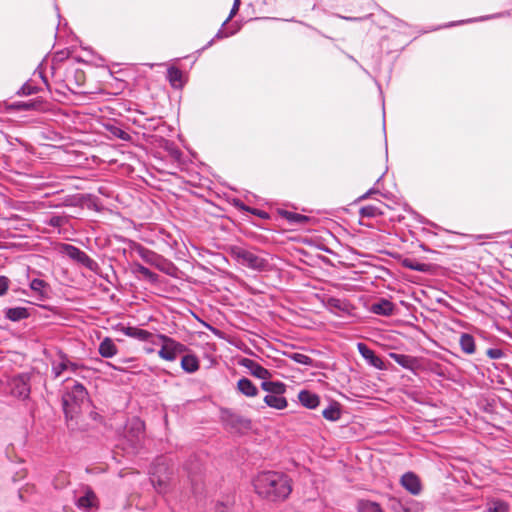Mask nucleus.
<instances>
[{
  "label": "nucleus",
  "instance_id": "f257e3e1",
  "mask_svg": "<svg viewBox=\"0 0 512 512\" xmlns=\"http://www.w3.org/2000/svg\"><path fill=\"white\" fill-rule=\"evenodd\" d=\"M255 492L269 501H283L292 492L291 479L284 473L263 471L253 480Z\"/></svg>",
  "mask_w": 512,
  "mask_h": 512
},
{
  "label": "nucleus",
  "instance_id": "f03ea898",
  "mask_svg": "<svg viewBox=\"0 0 512 512\" xmlns=\"http://www.w3.org/2000/svg\"><path fill=\"white\" fill-rule=\"evenodd\" d=\"M171 470L163 457L158 458L150 471V481L159 494H166L169 491Z\"/></svg>",
  "mask_w": 512,
  "mask_h": 512
},
{
  "label": "nucleus",
  "instance_id": "7ed1b4c3",
  "mask_svg": "<svg viewBox=\"0 0 512 512\" xmlns=\"http://www.w3.org/2000/svg\"><path fill=\"white\" fill-rule=\"evenodd\" d=\"M171 470L163 457L158 458L150 471V481L159 494H166L169 491Z\"/></svg>",
  "mask_w": 512,
  "mask_h": 512
},
{
  "label": "nucleus",
  "instance_id": "20e7f679",
  "mask_svg": "<svg viewBox=\"0 0 512 512\" xmlns=\"http://www.w3.org/2000/svg\"><path fill=\"white\" fill-rule=\"evenodd\" d=\"M231 256L241 265L256 271H265L269 263L266 259L242 247H232Z\"/></svg>",
  "mask_w": 512,
  "mask_h": 512
},
{
  "label": "nucleus",
  "instance_id": "39448f33",
  "mask_svg": "<svg viewBox=\"0 0 512 512\" xmlns=\"http://www.w3.org/2000/svg\"><path fill=\"white\" fill-rule=\"evenodd\" d=\"M156 337L157 342L161 343L158 356L165 361H175L179 354L185 353L188 350L186 345L165 334H156Z\"/></svg>",
  "mask_w": 512,
  "mask_h": 512
},
{
  "label": "nucleus",
  "instance_id": "423d86ee",
  "mask_svg": "<svg viewBox=\"0 0 512 512\" xmlns=\"http://www.w3.org/2000/svg\"><path fill=\"white\" fill-rule=\"evenodd\" d=\"M85 368L83 364L71 361L67 355L60 353L58 359L52 362L51 372L54 378H58L65 371L76 374Z\"/></svg>",
  "mask_w": 512,
  "mask_h": 512
},
{
  "label": "nucleus",
  "instance_id": "0eeeda50",
  "mask_svg": "<svg viewBox=\"0 0 512 512\" xmlns=\"http://www.w3.org/2000/svg\"><path fill=\"white\" fill-rule=\"evenodd\" d=\"M59 251L60 253L67 255L69 258L75 260L76 262L82 264L92 271L97 267V263L90 256H88V254L76 246L63 243L60 245Z\"/></svg>",
  "mask_w": 512,
  "mask_h": 512
},
{
  "label": "nucleus",
  "instance_id": "6e6552de",
  "mask_svg": "<svg viewBox=\"0 0 512 512\" xmlns=\"http://www.w3.org/2000/svg\"><path fill=\"white\" fill-rule=\"evenodd\" d=\"M125 437L132 446H137L144 437L143 421L139 418L131 419L126 426Z\"/></svg>",
  "mask_w": 512,
  "mask_h": 512
},
{
  "label": "nucleus",
  "instance_id": "1a4fd4ad",
  "mask_svg": "<svg viewBox=\"0 0 512 512\" xmlns=\"http://www.w3.org/2000/svg\"><path fill=\"white\" fill-rule=\"evenodd\" d=\"M120 331L124 335H126L130 338H134L138 341L149 342L153 345L158 344L156 334H153V333L149 332L148 330L141 329V328L134 327V326H126V327L122 326L120 328Z\"/></svg>",
  "mask_w": 512,
  "mask_h": 512
},
{
  "label": "nucleus",
  "instance_id": "9d476101",
  "mask_svg": "<svg viewBox=\"0 0 512 512\" xmlns=\"http://www.w3.org/2000/svg\"><path fill=\"white\" fill-rule=\"evenodd\" d=\"M87 390L86 388L80 384L76 383L71 392L67 393V395L63 398V405L66 417H68V406L69 401H73L76 406H79L81 403H83L87 399Z\"/></svg>",
  "mask_w": 512,
  "mask_h": 512
},
{
  "label": "nucleus",
  "instance_id": "9b49d317",
  "mask_svg": "<svg viewBox=\"0 0 512 512\" xmlns=\"http://www.w3.org/2000/svg\"><path fill=\"white\" fill-rule=\"evenodd\" d=\"M357 349L360 355L365 359V361L372 367L378 370H385L386 365L384 361L375 354L373 350H371L365 343L359 342L357 344Z\"/></svg>",
  "mask_w": 512,
  "mask_h": 512
},
{
  "label": "nucleus",
  "instance_id": "f8f14e48",
  "mask_svg": "<svg viewBox=\"0 0 512 512\" xmlns=\"http://www.w3.org/2000/svg\"><path fill=\"white\" fill-rule=\"evenodd\" d=\"M389 357L398 365L410 371H415L420 366L419 360L416 357L410 355L391 352L389 353Z\"/></svg>",
  "mask_w": 512,
  "mask_h": 512
},
{
  "label": "nucleus",
  "instance_id": "ddd939ff",
  "mask_svg": "<svg viewBox=\"0 0 512 512\" xmlns=\"http://www.w3.org/2000/svg\"><path fill=\"white\" fill-rule=\"evenodd\" d=\"M402 486L412 495H418L422 486L419 477L413 472H407L401 477Z\"/></svg>",
  "mask_w": 512,
  "mask_h": 512
},
{
  "label": "nucleus",
  "instance_id": "4468645a",
  "mask_svg": "<svg viewBox=\"0 0 512 512\" xmlns=\"http://www.w3.org/2000/svg\"><path fill=\"white\" fill-rule=\"evenodd\" d=\"M29 287L36 294L38 300L45 301L48 299L51 287L46 281L34 278L30 281Z\"/></svg>",
  "mask_w": 512,
  "mask_h": 512
},
{
  "label": "nucleus",
  "instance_id": "2eb2a0df",
  "mask_svg": "<svg viewBox=\"0 0 512 512\" xmlns=\"http://www.w3.org/2000/svg\"><path fill=\"white\" fill-rule=\"evenodd\" d=\"M241 365L247 368L253 376L259 379L266 380L271 376L270 372L266 368L252 359L244 358L241 361Z\"/></svg>",
  "mask_w": 512,
  "mask_h": 512
},
{
  "label": "nucleus",
  "instance_id": "dca6fc26",
  "mask_svg": "<svg viewBox=\"0 0 512 512\" xmlns=\"http://www.w3.org/2000/svg\"><path fill=\"white\" fill-rule=\"evenodd\" d=\"M11 393L19 398H27L30 394V386L24 377H16L11 381Z\"/></svg>",
  "mask_w": 512,
  "mask_h": 512
},
{
  "label": "nucleus",
  "instance_id": "f3484780",
  "mask_svg": "<svg viewBox=\"0 0 512 512\" xmlns=\"http://www.w3.org/2000/svg\"><path fill=\"white\" fill-rule=\"evenodd\" d=\"M371 312L381 316H391L394 314V304L385 298H381L378 302L371 305Z\"/></svg>",
  "mask_w": 512,
  "mask_h": 512
},
{
  "label": "nucleus",
  "instance_id": "a211bd4d",
  "mask_svg": "<svg viewBox=\"0 0 512 512\" xmlns=\"http://www.w3.org/2000/svg\"><path fill=\"white\" fill-rule=\"evenodd\" d=\"M98 353L103 358H112L118 353V348L111 338L105 337L99 344Z\"/></svg>",
  "mask_w": 512,
  "mask_h": 512
},
{
  "label": "nucleus",
  "instance_id": "6ab92c4d",
  "mask_svg": "<svg viewBox=\"0 0 512 512\" xmlns=\"http://www.w3.org/2000/svg\"><path fill=\"white\" fill-rule=\"evenodd\" d=\"M298 400L302 406L308 409H315L320 403L318 395L308 390H301Z\"/></svg>",
  "mask_w": 512,
  "mask_h": 512
},
{
  "label": "nucleus",
  "instance_id": "aec40b11",
  "mask_svg": "<svg viewBox=\"0 0 512 512\" xmlns=\"http://www.w3.org/2000/svg\"><path fill=\"white\" fill-rule=\"evenodd\" d=\"M76 505L80 509L89 511L97 505V497L92 490L87 489L85 494L77 499Z\"/></svg>",
  "mask_w": 512,
  "mask_h": 512
},
{
  "label": "nucleus",
  "instance_id": "412c9836",
  "mask_svg": "<svg viewBox=\"0 0 512 512\" xmlns=\"http://www.w3.org/2000/svg\"><path fill=\"white\" fill-rule=\"evenodd\" d=\"M459 345L462 352L466 355H472L476 352L475 339L469 333H462L460 335Z\"/></svg>",
  "mask_w": 512,
  "mask_h": 512
},
{
  "label": "nucleus",
  "instance_id": "4be33fe9",
  "mask_svg": "<svg viewBox=\"0 0 512 512\" xmlns=\"http://www.w3.org/2000/svg\"><path fill=\"white\" fill-rule=\"evenodd\" d=\"M237 389L246 397H255L258 395V388L248 378H241L237 382Z\"/></svg>",
  "mask_w": 512,
  "mask_h": 512
},
{
  "label": "nucleus",
  "instance_id": "5701e85b",
  "mask_svg": "<svg viewBox=\"0 0 512 512\" xmlns=\"http://www.w3.org/2000/svg\"><path fill=\"white\" fill-rule=\"evenodd\" d=\"M5 317L13 322L29 317L28 309L25 307H13L5 310Z\"/></svg>",
  "mask_w": 512,
  "mask_h": 512
},
{
  "label": "nucleus",
  "instance_id": "b1692460",
  "mask_svg": "<svg viewBox=\"0 0 512 512\" xmlns=\"http://www.w3.org/2000/svg\"><path fill=\"white\" fill-rule=\"evenodd\" d=\"M181 368L187 373H194L199 369V360L193 354H188L181 359Z\"/></svg>",
  "mask_w": 512,
  "mask_h": 512
},
{
  "label": "nucleus",
  "instance_id": "393cba45",
  "mask_svg": "<svg viewBox=\"0 0 512 512\" xmlns=\"http://www.w3.org/2000/svg\"><path fill=\"white\" fill-rule=\"evenodd\" d=\"M264 402L271 408L277 410L285 409L288 405L286 398L282 397L281 394L266 395Z\"/></svg>",
  "mask_w": 512,
  "mask_h": 512
},
{
  "label": "nucleus",
  "instance_id": "a878e982",
  "mask_svg": "<svg viewBox=\"0 0 512 512\" xmlns=\"http://www.w3.org/2000/svg\"><path fill=\"white\" fill-rule=\"evenodd\" d=\"M167 79L173 88H181L183 86V74L181 70L174 66L168 68Z\"/></svg>",
  "mask_w": 512,
  "mask_h": 512
},
{
  "label": "nucleus",
  "instance_id": "bb28decb",
  "mask_svg": "<svg viewBox=\"0 0 512 512\" xmlns=\"http://www.w3.org/2000/svg\"><path fill=\"white\" fill-rule=\"evenodd\" d=\"M261 388L270 393L269 395L283 394L286 390L285 384L279 381H264L261 384Z\"/></svg>",
  "mask_w": 512,
  "mask_h": 512
},
{
  "label": "nucleus",
  "instance_id": "cd10ccee",
  "mask_svg": "<svg viewBox=\"0 0 512 512\" xmlns=\"http://www.w3.org/2000/svg\"><path fill=\"white\" fill-rule=\"evenodd\" d=\"M359 512H384L381 506L370 500H361L358 503Z\"/></svg>",
  "mask_w": 512,
  "mask_h": 512
},
{
  "label": "nucleus",
  "instance_id": "c85d7f7f",
  "mask_svg": "<svg viewBox=\"0 0 512 512\" xmlns=\"http://www.w3.org/2000/svg\"><path fill=\"white\" fill-rule=\"evenodd\" d=\"M283 217L293 224H306L309 221V217L290 211H284Z\"/></svg>",
  "mask_w": 512,
  "mask_h": 512
},
{
  "label": "nucleus",
  "instance_id": "c756f323",
  "mask_svg": "<svg viewBox=\"0 0 512 512\" xmlns=\"http://www.w3.org/2000/svg\"><path fill=\"white\" fill-rule=\"evenodd\" d=\"M327 307L330 310L345 312L348 310V304L346 301L339 298L330 297L327 299Z\"/></svg>",
  "mask_w": 512,
  "mask_h": 512
},
{
  "label": "nucleus",
  "instance_id": "7c9ffc66",
  "mask_svg": "<svg viewBox=\"0 0 512 512\" xmlns=\"http://www.w3.org/2000/svg\"><path fill=\"white\" fill-rule=\"evenodd\" d=\"M359 214L361 217L374 218L383 215V211L375 205H367L360 208Z\"/></svg>",
  "mask_w": 512,
  "mask_h": 512
},
{
  "label": "nucleus",
  "instance_id": "2f4dec72",
  "mask_svg": "<svg viewBox=\"0 0 512 512\" xmlns=\"http://www.w3.org/2000/svg\"><path fill=\"white\" fill-rule=\"evenodd\" d=\"M322 415L329 421H337L341 416V412L337 405H330L323 410Z\"/></svg>",
  "mask_w": 512,
  "mask_h": 512
},
{
  "label": "nucleus",
  "instance_id": "473e14b6",
  "mask_svg": "<svg viewBox=\"0 0 512 512\" xmlns=\"http://www.w3.org/2000/svg\"><path fill=\"white\" fill-rule=\"evenodd\" d=\"M135 269L139 274H141L143 277L149 279L150 281L155 282L157 280V275L155 273H153L149 268H147L141 264H136Z\"/></svg>",
  "mask_w": 512,
  "mask_h": 512
},
{
  "label": "nucleus",
  "instance_id": "72a5a7b5",
  "mask_svg": "<svg viewBox=\"0 0 512 512\" xmlns=\"http://www.w3.org/2000/svg\"><path fill=\"white\" fill-rule=\"evenodd\" d=\"M38 92V88L30 82H26L17 92L18 95L28 96Z\"/></svg>",
  "mask_w": 512,
  "mask_h": 512
},
{
  "label": "nucleus",
  "instance_id": "f704fd0d",
  "mask_svg": "<svg viewBox=\"0 0 512 512\" xmlns=\"http://www.w3.org/2000/svg\"><path fill=\"white\" fill-rule=\"evenodd\" d=\"M290 357L293 361H295L296 363L302 364V365L309 366V365H312V362H313V360L309 356H307L303 353H293Z\"/></svg>",
  "mask_w": 512,
  "mask_h": 512
},
{
  "label": "nucleus",
  "instance_id": "c9c22d12",
  "mask_svg": "<svg viewBox=\"0 0 512 512\" xmlns=\"http://www.w3.org/2000/svg\"><path fill=\"white\" fill-rule=\"evenodd\" d=\"M509 506L504 501H494L489 507V512H508Z\"/></svg>",
  "mask_w": 512,
  "mask_h": 512
},
{
  "label": "nucleus",
  "instance_id": "e433bc0d",
  "mask_svg": "<svg viewBox=\"0 0 512 512\" xmlns=\"http://www.w3.org/2000/svg\"><path fill=\"white\" fill-rule=\"evenodd\" d=\"M66 222V219L64 216H60V215H53L49 218V220H47V224L52 226V227H56V228H59L61 226H63Z\"/></svg>",
  "mask_w": 512,
  "mask_h": 512
},
{
  "label": "nucleus",
  "instance_id": "4c0bfd02",
  "mask_svg": "<svg viewBox=\"0 0 512 512\" xmlns=\"http://www.w3.org/2000/svg\"><path fill=\"white\" fill-rule=\"evenodd\" d=\"M110 132L117 138L121 139V140H124V141H127L130 139V135L125 132L123 129H121L120 127H117V126H111L110 127Z\"/></svg>",
  "mask_w": 512,
  "mask_h": 512
},
{
  "label": "nucleus",
  "instance_id": "58836bf2",
  "mask_svg": "<svg viewBox=\"0 0 512 512\" xmlns=\"http://www.w3.org/2000/svg\"><path fill=\"white\" fill-rule=\"evenodd\" d=\"M404 266L411 269V270H414V271H419V272H424L426 271V264L424 263H416V262H413L411 260H405L404 261Z\"/></svg>",
  "mask_w": 512,
  "mask_h": 512
},
{
  "label": "nucleus",
  "instance_id": "ea45409f",
  "mask_svg": "<svg viewBox=\"0 0 512 512\" xmlns=\"http://www.w3.org/2000/svg\"><path fill=\"white\" fill-rule=\"evenodd\" d=\"M500 16H502V14H495V15H491V16H484V17H480V18L463 20V21H459V22H451V23L445 25L444 27H451V26H454V25H458V24H462V23H469V22H473V21H483V20H488V19H491V18H497V17H500Z\"/></svg>",
  "mask_w": 512,
  "mask_h": 512
},
{
  "label": "nucleus",
  "instance_id": "a19ab883",
  "mask_svg": "<svg viewBox=\"0 0 512 512\" xmlns=\"http://www.w3.org/2000/svg\"><path fill=\"white\" fill-rule=\"evenodd\" d=\"M490 359H501L504 356V352L499 348H489L486 352Z\"/></svg>",
  "mask_w": 512,
  "mask_h": 512
},
{
  "label": "nucleus",
  "instance_id": "79ce46f5",
  "mask_svg": "<svg viewBox=\"0 0 512 512\" xmlns=\"http://www.w3.org/2000/svg\"><path fill=\"white\" fill-rule=\"evenodd\" d=\"M234 33H235V31H232V32H230V33H227V32H224L222 29H220V30L216 33L215 37H214L212 40H210V41L207 43V45H206L203 49H205V48H208V47L212 46V45H213V43H214V40H215V39H222V38L228 37V36H230V35H233Z\"/></svg>",
  "mask_w": 512,
  "mask_h": 512
},
{
  "label": "nucleus",
  "instance_id": "37998d69",
  "mask_svg": "<svg viewBox=\"0 0 512 512\" xmlns=\"http://www.w3.org/2000/svg\"><path fill=\"white\" fill-rule=\"evenodd\" d=\"M9 279L5 276H0V296L6 294L9 288Z\"/></svg>",
  "mask_w": 512,
  "mask_h": 512
},
{
  "label": "nucleus",
  "instance_id": "c03bdc74",
  "mask_svg": "<svg viewBox=\"0 0 512 512\" xmlns=\"http://www.w3.org/2000/svg\"><path fill=\"white\" fill-rule=\"evenodd\" d=\"M239 6H240V0H234V4L232 6L230 14L227 17V19L224 21L222 26L226 25V23L229 22L236 15V13H237V11L239 9Z\"/></svg>",
  "mask_w": 512,
  "mask_h": 512
},
{
  "label": "nucleus",
  "instance_id": "a18cd8bd",
  "mask_svg": "<svg viewBox=\"0 0 512 512\" xmlns=\"http://www.w3.org/2000/svg\"><path fill=\"white\" fill-rule=\"evenodd\" d=\"M378 190L375 189V188H371L370 190H368L365 194H363L362 196L359 197V200H363V199H367L371 194L373 193H377Z\"/></svg>",
  "mask_w": 512,
  "mask_h": 512
},
{
  "label": "nucleus",
  "instance_id": "49530a36",
  "mask_svg": "<svg viewBox=\"0 0 512 512\" xmlns=\"http://www.w3.org/2000/svg\"><path fill=\"white\" fill-rule=\"evenodd\" d=\"M141 256L146 260L150 261V257L154 256V254L148 250H144L141 252Z\"/></svg>",
  "mask_w": 512,
  "mask_h": 512
},
{
  "label": "nucleus",
  "instance_id": "de8ad7c7",
  "mask_svg": "<svg viewBox=\"0 0 512 512\" xmlns=\"http://www.w3.org/2000/svg\"><path fill=\"white\" fill-rule=\"evenodd\" d=\"M242 208H243V209H245V210H247V211H250L251 213H253V214H255V215H259V216H261V217H263V216L265 215V212H262V213H261V212L257 211L256 209H251V210H250L249 208H246V207H244V206H243Z\"/></svg>",
  "mask_w": 512,
  "mask_h": 512
},
{
  "label": "nucleus",
  "instance_id": "09e8293b",
  "mask_svg": "<svg viewBox=\"0 0 512 512\" xmlns=\"http://www.w3.org/2000/svg\"><path fill=\"white\" fill-rule=\"evenodd\" d=\"M242 208H243V209H245V210H247V211H250L251 213H253V214H255V215H259V216H261V217H263V216L265 215V212H262V213H261V212L257 211L256 209H251V210H250L249 208H246V207H244V206H243Z\"/></svg>",
  "mask_w": 512,
  "mask_h": 512
},
{
  "label": "nucleus",
  "instance_id": "8fccbe9b",
  "mask_svg": "<svg viewBox=\"0 0 512 512\" xmlns=\"http://www.w3.org/2000/svg\"><path fill=\"white\" fill-rule=\"evenodd\" d=\"M215 512H227V509H226L225 506L219 505V506L216 507Z\"/></svg>",
  "mask_w": 512,
  "mask_h": 512
},
{
  "label": "nucleus",
  "instance_id": "3c124183",
  "mask_svg": "<svg viewBox=\"0 0 512 512\" xmlns=\"http://www.w3.org/2000/svg\"><path fill=\"white\" fill-rule=\"evenodd\" d=\"M144 351L145 353L147 354H152L155 352L154 348L153 347H144Z\"/></svg>",
  "mask_w": 512,
  "mask_h": 512
},
{
  "label": "nucleus",
  "instance_id": "603ef678",
  "mask_svg": "<svg viewBox=\"0 0 512 512\" xmlns=\"http://www.w3.org/2000/svg\"><path fill=\"white\" fill-rule=\"evenodd\" d=\"M105 364H106L107 366H109V367H111V368L115 369V370H118V368H117L116 366H114V365H113L112 363H110V362H105Z\"/></svg>",
  "mask_w": 512,
  "mask_h": 512
},
{
  "label": "nucleus",
  "instance_id": "864d4df0",
  "mask_svg": "<svg viewBox=\"0 0 512 512\" xmlns=\"http://www.w3.org/2000/svg\"><path fill=\"white\" fill-rule=\"evenodd\" d=\"M344 19H346V20H351V21H356V20H358L359 18L344 17Z\"/></svg>",
  "mask_w": 512,
  "mask_h": 512
},
{
  "label": "nucleus",
  "instance_id": "5fc2aeb1",
  "mask_svg": "<svg viewBox=\"0 0 512 512\" xmlns=\"http://www.w3.org/2000/svg\"><path fill=\"white\" fill-rule=\"evenodd\" d=\"M19 107H22V108H28V107H29V105H28V104L23 103V104L19 105Z\"/></svg>",
  "mask_w": 512,
  "mask_h": 512
},
{
  "label": "nucleus",
  "instance_id": "6e6d98bb",
  "mask_svg": "<svg viewBox=\"0 0 512 512\" xmlns=\"http://www.w3.org/2000/svg\"><path fill=\"white\" fill-rule=\"evenodd\" d=\"M236 419H237L239 422H241V421H242V419H240V417H239V416H236Z\"/></svg>",
  "mask_w": 512,
  "mask_h": 512
},
{
  "label": "nucleus",
  "instance_id": "4d7b16f0",
  "mask_svg": "<svg viewBox=\"0 0 512 512\" xmlns=\"http://www.w3.org/2000/svg\"><path fill=\"white\" fill-rule=\"evenodd\" d=\"M40 78H42V80L46 82L45 77H43V75H40Z\"/></svg>",
  "mask_w": 512,
  "mask_h": 512
},
{
  "label": "nucleus",
  "instance_id": "13d9d810",
  "mask_svg": "<svg viewBox=\"0 0 512 512\" xmlns=\"http://www.w3.org/2000/svg\"><path fill=\"white\" fill-rule=\"evenodd\" d=\"M40 78H42V80L46 82L45 77H43V75H40Z\"/></svg>",
  "mask_w": 512,
  "mask_h": 512
}]
</instances>
